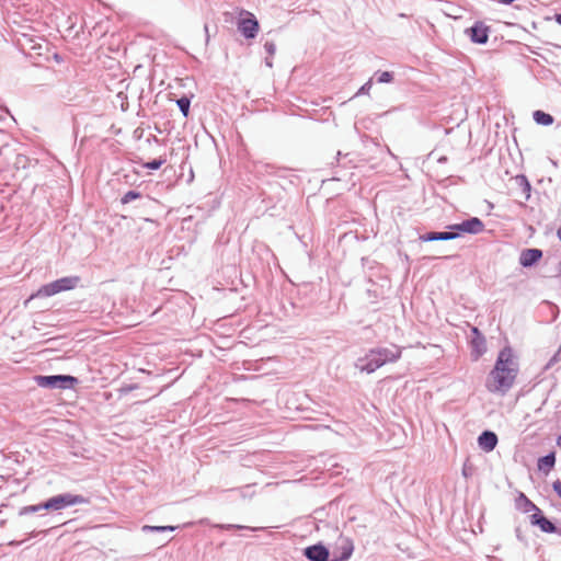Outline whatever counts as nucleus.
Instances as JSON below:
<instances>
[{"label":"nucleus","instance_id":"nucleus-39","mask_svg":"<svg viewBox=\"0 0 561 561\" xmlns=\"http://www.w3.org/2000/svg\"><path fill=\"white\" fill-rule=\"evenodd\" d=\"M557 275L560 276L561 275V260L559 261L558 265H557Z\"/></svg>","mask_w":561,"mask_h":561},{"label":"nucleus","instance_id":"nucleus-40","mask_svg":"<svg viewBox=\"0 0 561 561\" xmlns=\"http://www.w3.org/2000/svg\"><path fill=\"white\" fill-rule=\"evenodd\" d=\"M557 237L561 241V226L557 230Z\"/></svg>","mask_w":561,"mask_h":561},{"label":"nucleus","instance_id":"nucleus-24","mask_svg":"<svg viewBox=\"0 0 561 561\" xmlns=\"http://www.w3.org/2000/svg\"><path fill=\"white\" fill-rule=\"evenodd\" d=\"M180 526L165 525V526H152V525H144L141 527L142 533H165V531H175Z\"/></svg>","mask_w":561,"mask_h":561},{"label":"nucleus","instance_id":"nucleus-12","mask_svg":"<svg viewBox=\"0 0 561 561\" xmlns=\"http://www.w3.org/2000/svg\"><path fill=\"white\" fill-rule=\"evenodd\" d=\"M529 523L531 526L538 527L545 534L559 533L557 525L547 518L541 510H536V513L529 516Z\"/></svg>","mask_w":561,"mask_h":561},{"label":"nucleus","instance_id":"nucleus-7","mask_svg":"<svg viewBox=\"0 0 561 561\" xmlns=\"http://www.w3.org/2000/svg\"><path fill=\"white\" fill-rule=\"evenodd\" d=\"M353 552V540L350 537L341 535L331 551V561H348Z\"/></svg>","mask_w":561,"mask_h":561},{"label":"nucleus","instance_id":"nucleus-2","mask_svg":"<svg viewBox=\"0 0 561 561\" xmlns=\"http://www.w3.org/2000/svg\"><path fill=\"white\" fill-rule=\"evenodd\" d=\"M401 354V347L397 345L373 347L356 360L355 367L362 373L373 374L383 365L400 359Z\"/></svg>","mask_w":561,"mask_h":561},{"label":"nucleus","instance_id":"nucleus-31","mask_svg":"<svg viewBox=\"0 0 561 561\" xmlns=\"http://www.w3.org/2000/svg\"><path fill=\"white\" fill-rule=\"evenodd\" d=\"M374 84V79L369 78L357 91L356 95L368 94Z\"/></svg>","mask_w":561,"mask_h":561},{"label":"nucleus","instance_id":"nucleus-8","mask_svg":"<svg viewBox=\"0 0 561 561\" xmlns=\"http://www.w3.org/2000/svg\"><path fill=\"white\" fill-rule=\"evenodd\" d=\"M237 28L245 39H253L259 33L260 24L254 14L247 12L245 16L239 19Z\"/></svg>","mask_w":561,"mask_h":561},{"label":"nucleus","instance_id":"nucleus-26","mask_svg":"<svg viewBox=\"0 0 561 561\" xmlns=\"http://www.w3.org/2000/svg\"><path fill=\"white\" fill-rule=\"evenodd\" d=\"M142 198V193L136 190L127 191L119 199L122 205H127L133 201Z\"/></svg>","mask_w":561,"mask_h":561},{"label":"nucleus","instance_id":"nucleus-37","mask_svg":"<svg viewBox=\"0 0 561 561\" xmlns=\"http://www.w3.org/2000/svg\"><path fill=\"white\" fill-rule=\"evenodd\" d=\"M265 65L268 67V68H272L273 67V61H272V57H266L265 58Z\"/></svg>","mask_w":561,"mask_h":561},{"label":"nucleus","instance_id":"nucleus-1","mask_svg":"<svg viewBox=\"0 0 561 561\" xmlns=\"http://www.w3.org/2000/svg\"><path fill=\"white\" fill-rule=\"evenodd\" d=\"M517 375L518 362L515 359L513 348L506 345L499 352L485 387L490 392L506 393L513 387Z\"/></svg>","mask_w":561,"mask_h":561},{"label":"nucleus","instance_id":"nucleus-32","mask_svg":"<svg viewBox=\"0 0 561 561\" xmlns=\"http://www.w3.org/2000/svg\"><path fill=\"white\" fill-rule=\"evenodd\" d=\"M264 50L266 51V54L270 56V57H273L276 53V45L274 42L272 41H266L264 43Z\"/></svg>","mask_w":561,"mask_h":561},{"label":"nucleus","instance_id":"nucleus-10","mask_svg":"<svg viewBox=\"0 0 561 561\" xmlns=\"http://www.w3.org/2000/svg\"><path fill=\"white\" fill-rule=\"evenodd\" d=\"M302 556L308 561H331V550L322 541L305 547Z\"/></svg>","mask_w":561,"mask_h":561},{"label":"nucleus","instance_id":"nucleus-36","mask_svg":"<svg viewBox=\"0 0 561 561\" xmlns=\"http://www.w3.org/2000/svg\"><path fill=\"white\" fill-rule=\"evenodd\" d=\"M447 161H448L447 156H440L439 158H437V162L440 163V164H444Z\"/></svg>","mask_w":561,"mask_h":561},{"label":"nucleus","instance_id":"nucleus-3","mask_svg":"<svg viewBox=\"0 0 561 561\" xmlns=\"http://www.w3.org/2000/svg\"><path fill=\"white\" fill-rule=\"evenodd\" d=\"M81 278L77 275L64 276L50 283L42 285L35 293H33L26 300L30 301L35 298H48L62 291L75 289L80 283Z\"/></svg>","mask_w":561,"mask_h":561},{"label":"nucleus","instance_id":"nucleus-19","mask_svg":"<svg viewBox=\"0 0 561 561\" xmlns=\"http://www.w3.org/2000/svg\"><path fill=\"white\" fill-rule=\"evenodd\" d=\"M213 528L219 529V530H249V531H260L264 530V527H252V526H245L240 524H214L211 526Z\"/></svg>","mask_w":561,"mask_h":561},{"label":"nucleus","instance_id":"nucleus-41","mask_svg":"<svg viewBox=\"0 0 561 561\" xmlns=\"http://www.w3.org/2000/svg\"><path fill=\"white\" fill-rule=\"evenodd\" d=\"M557 445H558L559 447H561V434H560V435L558 436V438H557Z\"/></svg>","mask_w":561,"mask_h":561},{"label":"nucleus","instance_id":"nucleus-16","mask_svg":"<svg viewBox=\"0 0 561 561\" xmlns=\"http://www.w3.org/2000/svg\"><path fill=\"white\" fill-rule=\"evenodd\" d=\"M557 461V454L554 450L549 451L545 456H540L537 459V469L539 472L548 476L550 471L554 468Z\"/></svg>","mask_w":561,"mask_h":561},{"label":"nucleus","instance_id":"nucleus-14","mask_svg":"<svg viewBox=\"0 0 561 561\" xmlns=\"http://www.w3.org/2000/svg\"><path fill=\"white\" fill-rule=\"evenodd\" d=\"M478 446L485 453H491L495 449L499 438L495 432L491 430H484L478 436Z\"/></svg>","mask_w":561,"mask_h":561},{"label":"nucleus","instance_id":"nucleus-27","mask_svg":"<svg viewBox=\"0 0 561 561\" xmlns=\"http://www.w3.org/2000/svg\"><path fill=\"white\" fill-rule=\"evenodd\" d=\"M165 161L167 160L164 158L159 157V158H156V159H152V160H149V161L145 162L142 164V167L145 169L156 171V170H159L165 163Z\"/></svg>","mask_w":561,"mask_h":561},{"label":"nucleus","instance_id":"nucleus-35","mask_svg":"<svg viewBox=\"0 0 561 561\" xmlns=\"http://www.w3.org/2000/svg\"><path fill=\"white\" fill-rule=\"evenodd\" d=\"M204 31H205V35H206V43H208L209 38H210L208 24L204 25Z\"/></svg>","mask_w":561,"mask_h":561},{"label":"nucleus","instance_id":"nucleus-30","mask_svg":"<svg viewBox=\"0 0 561 561\" xmlns=\"http://www.w3.org/2000/svg\"><path fill=\"white\" fill-rule=\"evenodd\" d=\"M561 360V347L557 350V352L550 357L548 363L545 365L543 370L550 369L553 365Z\"/></svg>","mask_w":561,"mask_h":561},{"label":"nucleus","instance_id":"nucleus-15","mask_svg":"<svg viewBox=\"0 0 561 561\" xmlns=\"http://www.w3.org/2000/svg\"><path fill=\"white\" fill-rule=\"evenodd\" d=\"M253 172L256 176L275 175L277 178H285L286 169L277 168L271 163L255 162L253 164Z\"/></svg>","mask_w":561,"mask_h":561},{"label":"nucleus","instance_id":"nucleus-33","mask_svg":"<svg viewBox=\"0 0 561 561\" xmlns=\"http://www.w3.org/2000/svg\"><path fill=\"white\" fill-rule=\"evenodd\" d=\"M552 490L561 499V482H560V480H556L554 482H552Z\"/></svg>","mask_w":561,"mask_h":561},{"label":"nucleus","instance_id":"nucleus-5","mask_svg":"<svg viewBox=\"0 0 561 561\" xmlns=\"http://www.w3.org/2000/svg\"><path fill=\"white\" fill-rule=\"evenodd\" d=\"M33 379L38 387L44 389L70 390L79 383L77 377L66 374L35 375Z\"/></svg>","mask_w":561,"mask_h":561},{"label":"nucleus","instance_id":"nucleus-4","mask_svg":"<svg viewBox=\"0 0 561 561\" xmlns=\"http://www.w3.org/2000/svg\"><path fill=\"white\" fill-rule=\"evenodd\" d=\"M80 504H90V499L81 494L65 492L44 500V506H46L47 512H61Z\"/></svg>","mask_w":561,"mask_h":561},{"label":"nucleus","instance_id":"nucleus-34","mask_svg":"<svg viewBox=\"0 0 561 561\" xmlns=\"http://www.w3.org/2000/svg\"><path fill=\"white\" fill-rule=\"evenodd\" d=\"M515 534H516V538H517L519 541H524V537H523V535H522V530H520V528H519V527H517V528L515 529Z\"/></svg>","mask_w":561,"mask_h":561},{"label":"nucleus","instance_id":"nucleus-22","mask_svg":"<svg viewBox=\"0 0 561 561\" xmlns=\"http://www.w3.org/2000/svg\"><path fill=\"white\" fill-rule=\"evenodd\" d=\"M193 95L183 94L180 99L176 100V105L182 113V115L187 118L190 116V108Z\"/></svg>","mask_w":561,"mask_h":561},{"label":"nucleus","instance_id":"nucleus-11","mask_svg":"<svg viewBox=\"0 0 561 561\" xmlns=\"http://www.w3.org/2000/svg\"><path fill=\"white\" fill-rule=\"evenodd\" d=\"M471 357L473 360H478L486 352V340L483 333L477 328H471Z\"/></svg>","mask_w":561,"mask_h":561},{"label":"nucleus","instance_id":"nucleus-13","mask_svg":"<svg viewBox=\"0 0 561 561\" xmlns=\"http://www.w3.org/2000/svg\"><path fill=\"white\" fill-rule=\"evenodd\" d=\"M543 256V252L538 248H526L519 253L518 263L524 268L536 266Z\"/></svg>","mask_w":561,"mask_h":561},{"label":"nucleus","instance_id":"nucleus-9","mask_svg":"<svg viewBox=\"0 0 561 561\" xmlns=\"http://www.w3.org/2000/svg\"><path fill=\"white\" fill-rule=\"evenodd\" d=\"M491 27L482 21H476L465 33L473 44L485 45L489 41Z\"/></svg>","mask_w":561,"mask_h":561},{"label":"nucleus","instance_id":"nucleus-38","mask_svg":"<svg viewBox=\"0 0 561 561\" xmlns=\"http://www.w3.org/2000/svg\"><path fill=\"white\" fill-rule=\"evenodd\" d=\"M554 21L561 26V13L554 14Z\"/></svg>","mask_w":561,"mask_h":561},{"label":"nucleus","instance_id":"nucleus-21","mask_svg":"<svg viewBox=\"0 0 561 561\" xmlns=\"http://www.w3.org/2000/svg\"><path fill=\"white\" fill-rule=\"evenodd\" d=\"M516 184L520 187L522 192L525 194V201L530 198L531 193V184L528 178L525 174H517L515 176Z\"/></svg>","mask_w":561,"mask_h":561},{"label":"nucleus","instance_id":"nucleus-6","mask_svg":"<svg viewBox=\"0 0 561 561\" xmlns=\"http://www.w3.org/2000/svg\"><path fill=\"white\" fill-rule=\"evenodd\" d=\"M485 228L484 222L479 217H469L460 222L451 224L446 227L449 229L451 240L465 234H478Z\"/></svg>","mask_w":561,"mask_h":561},{"label":"nucleus","instance_id":"nucleus-20","mask_svg":"<svg viewBox=\"0 0 561 561\" xmlns=\"http://www.w3.org/2000/svg\"><path fill=\"white\" fill-rule=\"evenodd\" d=\"M533 118L537 125L541 126H550L554 122V118L551 114L543 112L541 110L534 111Z\"/></svg>","mask_w":561,"mask_h":561},{"label":"nucleus","instance_id":"nucleus-28","mask_svg":"<svg viewBox=\"0 0 561 561\" xmlns=\"http://www.w3.org/2000/svg\"><path fill=\"white\" fill-rule=\"evenodd\" d=\"M39 534L46 535L47 530H42V531L32 530L31 533L27 534V537L24 540H21V541L12 540V541L9 542V546L10 547H19L22 543L26 542L27 540H30L32 538H36Z\"/></svg>","mask_w":561,"mask_h":561},{"label":"nucleus","instance_id":"nucleus-23","mask_svg":"<svg viewBox=\"0 0 561 561\" xmlns=\"http://www.w3.org/2000/svg\"><path fill=\"white\" fill-rule=\"evenodd\" d=\"M371 79L377 83H391L394 80V72L377 70L373 75Z\"/></svg>","mask_w":561,"mask_h":561},{"label":"nucleus","instance_id":"nucleus-42","mask_svg":"<svg viewBox=\"0 0 561 561\" xmlns=\"http://www.w3.org/2000/svg\"><path fill=\"white\" fill-rule=\"evenodd\" d=\"M45 516H46V514H39V515H38V518H43V517H45Z\"/></svg>","mask_w":561,"mask_h":561},{"label":"nucleus","instance_id":"nucleus-17","mask_svg":"<svg viewBox=\"0 0 561 561\" xmlns=\"http://www.w3.org/2000/svg\"><path fill=\"white\" fill-rule=\"evenodd\" d=\"M515 508L524 514L536 513V510H540L533 501H530L525 493L518 492L515 499Z\"/></svg>","mask_w":561,"mask_h":561},{"label":"nucleus","instance_id":"nucleus-29","mask_svg":"<svg viewBox=\"0 0 561 561\" xmlns=\"http://www.w3.org/2000/svg\"><path fill=\"white\" fill-rule=\"evenodd\" d=\"M341 159L344 160L343 167H346L348 164L355 165L354 153L352 152L343 154L341 151H337V161L340 162Z\"/></svg>","mask_w":561,"mask_h":561},{"label":"nucleus","instance_id":"nucleus-18","mask_svg":"<svg viewBox=\"0 0 561 561\" xmlns=\"http://www.w3.org/2000/svg\"><path fill=\"white\" fill-rule=\"evenodd\" d=\"M422 242H432V241H448L451 240L449 229L445 231H430L423 233L419 238Z\"/></svg>","mask_w":561,"mask_h":561},{"label":"nucleus","instance_id":"nucleus-25","mask_svg":"<svg viewBox=\"0 0 561 561\" xmlns=\"http://www.w3.org/2000/svg\"><path fill=\"white\" fill-rule=\"evenodd\" d=\"M42 511H46V506H44V501L39 502L38 504L26 505V506L21 507L19 511V516L36 514Z\"/></svg>","mask_w":561,"mask_h":561}]
</instances>
